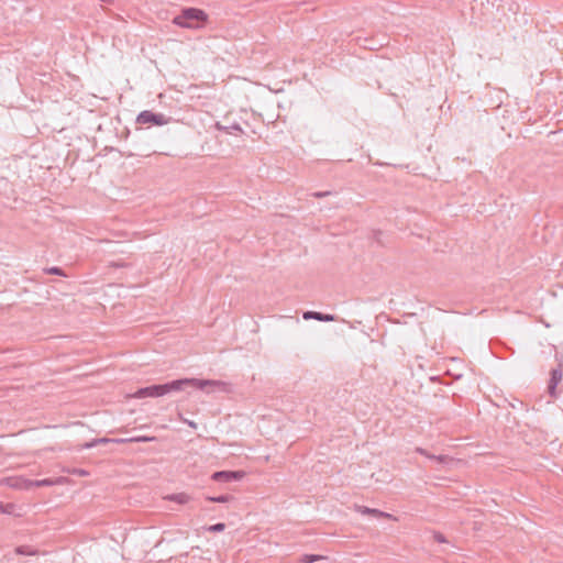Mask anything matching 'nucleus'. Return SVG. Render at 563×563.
Here are the masks:
<instances>
[{"label":"nucleus","instance_id":"nucleus-1","mask_svg":"<svg viewBox=\"0 0 563 563\" xmlns=\"http://www.w3.org/2000/svg\"><path fill=\"white\" fill-rule=\"evenodd\" d=\"M190 385L198 389L206 390L209 387L217 388L221 391L229 393L231 391V385L227 382L222 380H212V379H198V378H184L177 379L163 385H153L144 388H140L133 394L134 398H146V397H161L172 391H178L184 386Z\"/></svg>","mask_w":563,"mask_h":563},{"label":"nucleus","instance_id":"nucleus-2","mask_svg":"<svg viewBox=\"0 0 563 563\" xmlns=\"http://www.w3.org/2000/svg\"><path fill=\"white\" fill-rule=\"evenodd\" d=\"M208 21V14L197 8H186L173 19V23L184 29H201Z\"/></svg>","mask_w":563,"mask_h":563},{"label":"nucleus","instance_id":"nucleus-3","mask_svg":"<svg viewBox=\"0 0 563 563\" xmlns=\"http://www.w3.org/2000/svg\"><path fill=\"white\" fill-rule=\"evenodd\" d=\"M136 122L142 125H164L168 120L162 113H153L152 111L145 110L137 115Z\"/></svg>","mask_w":563,"mask_h":563},{"label":"nucleus","instance_id":"nucleus-4","mask_svg":"<svg viewBox=\"0 0 563 563\" xmlns=\"http://www.w3.org/2000/svg\"><path fill=\"white\" fill-rule=\"evenodd\" d=\"M154 440H155V437H147V435H140V437H134V438H130V439H108V438H102V439L96 440V441H93L91 443H87L85 445V448H92L97 443H109V442H113V443L151 442V441H154Z\"/></svg>","mask_w":563,"mask_h":563},{"label":"nucleus","instance_id":"nucleus-5","mask_svg":"<svg viewBox=\"0 0 563 563\" xmlns=\"http://www.w3.org/2000/svg\"><path fill=\"white\" fill-rule=\"evenodd\" d=\"M355 510L364 516H373L376 518H386V519L396 520V518L388 512H384V511H382L379 509H375V508H368L366 506H355Z\"/></svg>","mask_w":563,"mask_h":563},{"label":"nucleus","instance_id":"nucleus-6","mask_svg":"<svg viewBox=\"0 0 563 563\" xmlns=\"http://www.w3.org/2000/svg\"><path fill=\"white\" fill-rule=\"evenodd\" d=\"M244 476L243 472H230V471H221L216 472L212 475V479L217 482H230L233 479H241Z\"/></svg>","mask_w":563,"mask_h":563},{"label":"nucleus","instance_id":"nucleus-7","mask_svg":"<svg viewBox=\"0 0 563 563\" xmlns=\"http://www.w3.org/2000/svg\"><path fill=\"white\" fill-rule=\"evenodd\" d=\"M563 377V368L561 365L558 368L552 369L551 372V378L549 384V391L551 395H554L555 388L558 384L561 382Z\"/></svg>","mask_w":563,"mask_h":563},{"label":"nucleus","instance_id":"nucleus-8","mask_svg":"<svg viewBox=\"0 0 563 563\" xmlns=\"http://www.w3.org/2000/svg\"><path fill=\"white\" fill-rule=\"evenodd\" d=\"M302 318L305 320L314 319L318 321H327V322L335 320V317L333 314H323L321 312H316V311H306V312H303Z\"/></svg>","mask_w":563,"mask_h":563},{"label":"nucleus","instance_id":"nucleus-9","mask_svg":"<svg viewBox=\"0 0 563 563\" xmlns=\"http://www.w3.org/2000/svg\"><path fill=\"white\" fill-rule=\"evenodd\" d=\"M165 499L175 501L177 504H187L190 500V496L186 493H178V494L168 495L165 497Z\"/></svg>","mask_w":563,"mask_h":563},{"label":"nucleus","instance_id":"nucleus-10","mask_svg":"<svg viewBox=\"0 0 563 563\" xmlns=\"http://www.w3.org/2000/svg\"><path fill=\"white\" fill-rule=\"evenodd\" d=\"M15 552L21 555H37V550L29 545H20L15 549Z\"/></svg>","mask_w":563,"mask_h":563},{"label":"nucleus","instance_id":"nucleus-11","mask_svg":"<svg viewBox=\"0 0 563 563\" xmlns=\"http://www.w3.org/2000/svg\"><path fill=\"white\" fill-rule=\"evenodd\" d=\"M325 556L323 555H317V554H305L300 558V563H313L320 560H324Z\"/></svg>","mask_w":563,"mask_h":563},{"label":"nucleus","instance_id":"nucleus-12","mask_svg":"<svg viewBox=\"0 0 563 563\" xmlns=\"http://www.w3.org/2000/svg\"><path fill=\"white\" fill-rule=\"evenodd\" d=\"M430 460L437 461L439 463H444V464H452L456 461L455 459L448 456V455L430 456Z\"/></svg>","mask_w":563,"mask_h":563},{"label":"nucleus","instance_id":"nucleus-13","mask_svg":"<svg viewBox=\"0 0 563 563\" xmlns=\"http://www.w3.org/2000/svg\"><path fill=\"white\" fill-rule=\"evenodd\" d=\"M15 506L13 504H2L0 503V512L2 514H13Z\"/></svg>","mask_w":563,"mask_h":563},{"label":"nucleus","instance_id":"nucleus-14","mask_svg":"<svg viewBox=\"0 0 563 563\" xmlns=\"http://www.w3.org/2000/svg\"><path fill=\"white\" fill-rule=\"evenodd\" d=\"M230 499H231V496H229V495H221L218 497H208V500H210L212 503H228V501H230Z\"/></svg>","mask_w":563,"mask_h":563},{"label":"nucleus","instance_id":"nucleus-15","mask_svg":"<svg viewBox=\"0 0 563 563\" xmlns=\"http://www.w3.org/2000/svg\"><path fill=\"white\" fill-rule=\"evenodd\" d=\"M224 529H225V525L221 523V522L208 527V531H210V532H221Z\"/></svg>","mask_w":563,"mask_h":563},{"label":"nucleus","instance_id":"nucleus-16","mask_svg":"<svg viewBox=\"0 0 563 563\" xmlns=\"http://www.w3.org/2000/svg\"><path fill=\"white\" fill-rule=\"evenodd\" d=\"M47 274L51 275H58V276H65L64 272L59 267H49L46 269Z\"/></svg>","mask_w":563,"mask_h":563},{"label":"nucleus","instance_id":"nucleus-17","mask_svg":"<svg viewBox=\"0 0 563 563\" xmlns=\"http://www.w3.org/2000/svg\"><path fill=\"white\" fill-rule=\"evenodd\" d=\"M434 540L437 542H439V543H445L446 542L445 537L442 533H440V532L434 533Z\"/></svg>","mask_w":563,"mask_h":563},{"label":"nucleus","instance_id":"nucleus-18","mask_svg":"<svg viewBox=\"0 0 563 563\" xmlns=\"http://www.w3.org/2000/svg\"><path fill=\"white\" fill-rule=\"evenodd\" d=\"M37 486H48V485H52L53 482L49 481V479H43V481H38L35 483Z\"/></svg>","mask_w":563,"mask_h":563},{"label":"nucleus","instance_id":"nucleus-19","mask_svg":"<svg viewBox=\"0 0 563 563\" xmlns=\"http://www.w3.org/2000/svg\"><path fill=\"white\" fill-rule=\"evenodd\" d=\"M418 452L422 455H424L426 457L430 459V456H433L432 454H429L427 451L422 450V449H418Z\"/></svg>","mask_w":563,"mask_h":563},{"label":"nucleus","instance_id":"nucleus-20","mask_svg":"<svg viewBox=\"0 0 563 563\" xmlns=\"http://www.w3.org/2000/svg\"><path fill=\"white\" fill-rule=\"evenodd\" d=\"M76 474L80 475V476H86L88 473L84 470H78L75 472Z\"/></svg>","mask_w":563,"mask_h":563}]
</instances>
